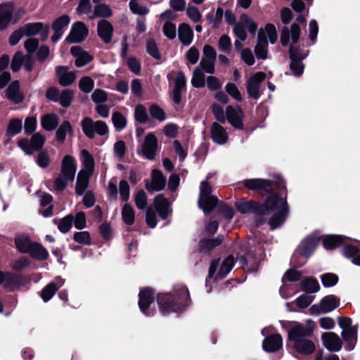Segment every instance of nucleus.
I'll use <instances>...</instances> for the list:
<instances>
[{
  "instance_id": "nucleus-1",
  "label": "nucleus",
  "mask_w": 360,
  "mask_h": 360,
  "mask_svg": "<svg viewBox=\"0 0 360 360\" xmlns=\"http://www.w3.org/2000/svg\"><path fill=\"white\" fill-rule=\"evenodd\" d=\"M236 208L243 214L254 212L260 215L272 214L269 223L273 228L281 224L288 213L285 195L283 198L272 195L262 205L252 201L241 202L236 205Z\"/></svg>"
},
{
  "instance_id": "nucleus-2",
  "label": "nucleus",
  "mask_w": 360,
  "mask_h": 360,
  "mask_svg": "<svg viewBox=\"0 0 360 360\" xmlns=\"http://www.w3.org/2000/svg\"><path fill=\"white\" fill-rule=\"evenodd\" d=\"M188 291L184 287L175 290L172 294H161L158 298L160 311L166 314L170 311H182L188 302Z\"/></svg>"
},
{
  "instance_id": "nucleus-3",
  "label": "nucleus",
  "mask_w": 360,
  "mask_h": 360,
  "mask_svg": "<svg viewBox=\"0 0 360 360\" xmlns=\"http://www.w3.org/2000/svg\"><path fill=\"white\" fill-rule=\"evenodd\" d=\"M311 330H306L300 323H296L288 332V338L294 342L295 350L302 354H309L314 352L315 345L309 339L306 338Z\"/></svg>"
},
{
  "instance_id": "nucleus-4",
  "label": "nucleus",
  "mask_w": 360,
  "mask_h": 360,
  "mask_svg": "<svg viewBox=\"0 0 360 360\" xmlns=\"http://www.w3.org/2000/svg\"><path fill=\"white\" fill-rule=\"evenodd\" d=\"M212 188L207 181L201 183L200 195L198 198V206L205 214L210 213L217 205V198L211 195Z\"/></svg>"
},
{
  "instance_id": "nucleus-5",
  "label": "nucleus",
  "mask_w": 360,
  "mask_h": 360,
  "mask_svg": "<svg viewBox=\"0 0 360 360\" xmlns=\"http://www.w3.org/2000/svg\"><path fill=\"white\" fill-rule=\"evenodd\" d=\"M81 123L84 134L89 139H94L96 133L103 136L108 132V126L103 121L94 122L91 117H85Z\"/></svg>"
},
{
  "instance_id": "nucleus-6",
  "label": "nucleus",
  "mask_w": 360,
  "mask_h": 360,
  "mask_svg": "<svg viewBox=\"0 0 360 360\" xmlns=\"http://www.w3.org/2000/svg\"><path fill=\"white\" fill-rule=\"evenodd\" d=\"M172 74L175 75V79L174 86L170 91V97L174 103L179 104L181 101V94L186 90V79L183 72L178 71L168 74L167 77L169 80Z\"/></svg>"
},
{
  "instance_id": "nucleus-7",
  "label": "nucleus",
  "mask_w": 360,
  "mask_h": 360,
  "mask_svg": "<svg viewBox=\"0 0 360 360\" xmlns=\"http://www.w3.org/2000/svg\"><path fill=\"white\" fill-rule=\"evenodd\" d=\"M340 304V300L335 295H330L324 297L318 304H314L309 308L311 315H319L333 311Z\"/></svg>"
},
{
  "instance_id": "nucleus-8",
  "label": "nucleus",
  "mask_w": 360,
  "mask_h": 360,
  "mask_svg": "<svg viewBox=\"0 0 360 360\" xmlns=\"http://www.w3.org/2000/svg\"><path fill=\"white\" fill-rule=\"evenodd\" d=\"M202 54L203 55L198 67L207 73H214V65L217 58L216 51L210 45H205L203 47Z\"/></svg>"
},
{
  "instance_id": "nucleus-9",
  "label": "nucleus",
  "mask_w": 360,
  "mask_h": 360,
  "mask_svg": "<svg viewBox=\"0 0 360 360\" xmlns=\"http://www.w3.org/2000/svg\"><path fill=\"white\" fill-rule=\"evenodd\" d=\"M265 74L257 72L252 74L247 79V91L249 96L254 98H258L260 96V85L265 79Z\"/></svg>"
},
{
  "instance_id": "nucleus-10",
  "label": "nucleus",
  "mask_w": 360,
  "mask_h": 360,
  "mask_svg": "<svg viewBox=\"0 0 360 360\" xmlns=\"http://www.w3.org/2000/svg\"><path fill=\"white\" fill-rule=\"evenodd\" d=\"M89 30L82 22H77L72 25L70 32L66 40L70 43H79L88 35Z\"/></svg>"
},
{
  "instance_id": "nucleus-11",
  "label": "nucleus",
  "mask_w": 360,
  "mask_h": 360,
  "mask_svg": "<svg viewBox=\"0 0 360 360\" xmlns=\"http://www.w3.org/2000/svg\"><path fill=\"white\" fill-rule=\"evenodd\" d=\"M243 112L239 106L233 107L228 105L226 108V118L235 128L243 129Z\"/></svg>"
},
{
  "instance_id": "nucleus-12",
  "label": "nucleus",
  "mask_w": 360,
  "mask_h": 360,
  "mask_svg": "<svg viewBox=\"0 0 360 360\" xmlns=\"http://www.w3.org/2000/svg\"><path fill=\"white\" fill-rule=\"evenodd\" d=\"M301 32L300 27L297 23H292L289 30L288 27L283 28L281 33V42L283 46H288L291 37L292 43L295 44L298 41Z\"/></svg>"
},
{
  "instance_id": "nucleus-13",
  "label": "nucleus",
  "mask_w": 360,
  "mask_h": 360,
  "mask_svg": "<svg viewBox=\"0 0 360 360\" xmlns=\"http://www.w3.org/2000/svg\"><path fill=\"white\" fill-rule=\"evenodd\" d=\"M158 149V140L153 134H148L144 139L142 143V153L143 155L152 160L155 158Z\"/></svg>"
},
{
  "instance_id": "nucleus-14",
  "label": "nucleus",
  "mask_w": 360,
  "mask_h": 360,
  "mask_svg": "<svg viewBox=\"0 0 360 360\" xmlns=\"http://www.w3.org/2000/svg\"><path fill=\"white\" fill-rule=\"evenodd\" d=\"M166 184V179L160 170L153 169L151 173V182L146 184V188L149 192L162 190Z\"/></svg>"
},
{
  "instance_id": "nucleus-15",
  "label": "nucleus",
  "mask_w": 360,
  "mask_h": 360,
  "mask_svg": "<svg viewBox=\"0 0 360 360\" xmlns=\"http://www.w3.org/2000/svg\"><path fill=\"white\" fill-rule=\"evenodd\" d=\"M76 169L77 164L75 159L71 155H65L61 162L60 174L70 179H75Z\"/></svg>"
},
{
  "instance_id": "nucleus-16",
  "label": "nucleus",
  "mask_w": 360,
  "mask_h": 360,
  "mask_svg": "<svg viewBox=\"0 0 360 360\" xmlns=\"http://www.w3.org/2000/svg\"><path fill=\"white\" fill-rule=\"evenodd\" d=\"M324 347L330 352H338L341 349L342 343L339 336L335 333H324L322 336Z\"/></svg>"
},
{
  "instance_id": "nucleus-17",
  "label": "nucleus",
  "mask_w": 360,
  "mask_h": 360,
  "mask_svg": "<svg viewBox=\"0 0 360 360\" xmlns=\"http://www.w3.org/2000/svg\"><path fill=\"white\" fill-rule=\"evenodd\" d=\"M297 51L293 46H290L289 50L290 58L291 59L290 70L296 76H300L304 70V65L301 60L306 58L307 54H303L300 56H297Z\"/></svg>"
},
{
  "instance_id": "nucleus-18",
  "label": "nucleus",
  "mask_w": 360,
  "mask_h": 360,
  "mask_svg": "<svg viewBox=\"0 0 360 360\" xmlns=\"http://www.w3.org/2000/svg\"><path fill=\"white\" fill-rule=\"evenodd\" d=\"M153 204L160 217L163 219H167V217L171 214L172 210L169 207V203L163 195L160 194L156 196L154 199Z\"/></svg>"
},
{
  "instance_id": "nucleus-19",
  "label": "nucleus",
  "mask_w": 360,
  "mask_h": 360,
  "mask_svg": "<svg viewBox=\"0 0 360 360\" xmlns=\"http://www.w3.org/2000/svg\"><path fill=\"white\" fill-rule=\"evenodd\" d=\"M13 4L5 3L0 5V30L7 27L12 18Z\"/></svg>"
},
{
  "instance_id": "nucleus-20",
  "label": "nucleus",
  "mask_w": 360,
  "mask_h": 360,
  "mask_svg": "<svg viewBox=\"0 0 360 360\" xmlns=\"http://www.w3.org/2000/svg\"><path fill=\"white\" fill-rule=\"evenodd\" d=\"M243 184L252 190L269 192L273 189V186L269 181L261 179H248L244 181Z\"/></svg>"
},
{
  "instance_id": "nucleus-21",
  "label": "nucleus",
  "mask_w": 360,
  "mask_h": 360,
  "mask_svg": "<svg viewBox=\"0 0 360 360\" xmlns=\"http://www.w3.org/2000/svg\"><path fill=\"white\" fill-rule=\"evenodd\" d=\"M212 140L220 145L225 144L228 141V134L225 129L217 122H214L211 127Z\"/></svg>"
},
{
  "instance_id": "nucleus-22",
  "label": "nucleus",
  "mask_w": 360,
  "mask_h": 360,
  "mask_svg": "<svg viewBox=\"0 0 360 360\" xmlns=\"http://www.w3.org/2000/svg\"><path fill=\"white\" fill-rule=\"evenodd\" d=\"M71 53L75 58V65L77 67H82L93 59V56L88 52L82 50L79 46H72L71 48Z\"/></svg>"
},
{
  "instance_id": "nucleus-23",
  "label": "nucleus",
  "mask_w": 360,
  "mask_h": 360,
  "mask_svg": "<svg viewBox=\"0 0 360 360\" xmlns=\"http://www.w3.org/2000/svg\"><path fill=\"white\" fill-rule=\"evenodd\" d=\"M65 283V281L61 278H56L54 282H51L43 288L41 290V296L44 302H48L54 295L56 292Z\"/></svg>"
},
{
  "instance_id": "nucleus-24",
  "label": "nucleus",
  "mask_w": 360,
  "mask_h": 360,
  "mask_svg": "<svg viewBox=\"0 0 360 360\" xmlns=\"http://www.w3.org/2000/svg\"><path fill=\"white\" fill-rule=\"evenodd\" d=\"M283 340L280 335H271L263 340V349L269 352H274L281 348Z\"/></svg>"
},
{
  "instance_id": "nucleus-25",
  "label": "nucleus",
  "mask_w": 360,
  "mask_h": 360,
  "mask_svg": "<svg viewBox=\"0 0 360 360\" xmlns=\"http://www.w3.org/2000/svg\"><path fill=\"white\" fill-rule=\"evenodd\" d=\"M56 73L59 79V83L64 86L71 84L76 78L75 73L69 71L68 68L65 66L57 67Z\"/></svg>"
},
{
  "instance_id": "nucleus-26",
  "label": "nucleus",
  "mask_w": 360,
  "mask_h": 360,
  "mask_svg": "<svg viewBox=\"0 0 360 360\" xmlns=\"http://www.w3.org/2000/svg\"><path fill=\"white\" fill-rule=\"evenodd\" d=\"M178 36L181 43L185 46L190 45L193 39V32L191 26L181 23L178 30Z\"/></svg>"
},
{
  "instance_id": "nucleus-27",
  "label": "nucleus",
  "mask_w": 360,
  "mask_h": 360,
  "mask_svg": "<svg viewBox=\"0 0 360 360\" xmlns=\"http://www.w3.org/2000/svg\"><path fill=\"white\" fill-rule=\"evenodd\" d=\"M255 53L259 59H266L268 57V42L263 33H258L257 43L255 47Z\"/></svg>"
},
{
  "instance_id": "nucleus-28",
  "label": "nucleus",
  "mask_w": 360,
  "mask_h": 360,
  "mask_svg": "<svg viewBox=\"0 0 360 360\" xmlns=\"http://www.w3.org/2000/svg\"><path fill=\"white\" fill-rule=\"evenodd\" d=\"M81 158L83 169L79 172L92 175L94 170V160L92 155L85 149L81 151Z\"/></svg>"
},
{
  "instance_id": "nucleus-29",
  "label": "nucleus",
  "mask_w": 360,
  "mask_h": 360,
  "mask_svg": "<svg viewBox=\"0 0 360 360\" xmlns=\"http://www.w3.org/2000/svg\"><path fill=\"white\" fill-rule=\"evenodd\" d=\"M7 97L15 103H20L24 98L23 94L20 90L19 82H13L6 90Z\"/></svg>"
},
{
  "instance_id": "nucleus-30",
  "label": "nucleus",
  "mask_w": 360,
  "mask_h": 360,
  "mask_svg": "<svg viewBox=\"0 0 360 360\" xmlns=\"http://www.w3.org/2000/svg\"><path fill=\"white\" fill-rule=\"evenodd\" d=\"M341 335L345 341L348 342L346 349L349 351L352 350L357 340V327L355 326L342 330Z\"/></svg>"
},
{
  "instance_id": "nucleus-31",
  "label": "nucleus",
  "mask_w": 360,
  "mask_h": 360,
  "mask_svg": "<svg viewBox=\"0 0 360 360\" xmlns=\"http://www.w3.org/2000/svg\"><path fill=\"white\" fill-rule=\"evenodd\" d=\"M113 28L112 25L107 20H101L98 23V33L99 37L105 42L110 41Z\"/></svg>"
},
{
  "instance_id": "nucleus-32",
  "label": "nucleus",
  "mask_w": 360,
  "mask_h": 360,
  "mask_svg": "<svg viewBox=\"0 0 360 360\" xmlns=\"http://www.w3.org/2000/svg\"><path fill=\"white\" fill-rule=\"evenodd\" d=\"M153 301V292L150 290L146 289L139 292V305L141 311L146 314H149L146 310Z\"/></svg>"
},
{
  "instance_id": "nucleus-33",
  "label": "nucleus",
  "mask_w": 360,
  "mask_h": 360,
  "mask_svg": "<svg viewBox=\"0 0 360 360\" xmlns=\"http://www.w3.org/2000/svg\"><path fill=\"white\" fill-rule=\"evenodd\" d=\"M72 127L69 121H64L56 132V139L60 143H64L66 136H72Z\"/></svg>"
},
{
  "instance_id": "nucleus-34",
  "label": "nucleus",
  "mask_w": 360,
  "mask_h": 360,
  "mask_svg": "<svg viewBox=\"0 0 360 360\" xmlns=\"http://www.w3.org/2000/svg\"><path fill=\"white\" fill-rule=\"evenodd\" d=\"M59 122V119L54 114H46L41 117V124L43 129L51 131L56 128Z\"/></svg>"
},
{
  "instance_id": "nucleus-35",
  "label": "nucleus",
  "mask_w": 360,
  "mask_h": 360,
  "mask_svg": "<svg viewBox=\"0 0 360 360\" xmlns=\"http://www.w3.org/2000/svg\"><path fill=\"white\" fill-rule=\"evenodd\" d=\"M91 175L79 172L77 179L75 192L77 195H82L89 185V178Z\"/></svg>"
},
{
  "instance_id": "nucleus-36",
  "label": "nucleus",
  "mask_w": 360,
  "mask_h": 360,
  "mask_svg": "<svg viewBox=\"0 0 360 360\" xmlns=\"http://www.w3.org/2000/svg\"><path fill=\"white\" fill-rule=\"evenodd\" d=\"M317 245L315 238H308L303 240L299 246V250L303 255L307 256Z\"/></svg>"
},
{
  "instance_id": "nucleus-37",
  "label": "nucleus",
  "mask_w": 360,
  "mask_h": 360,
  "mask_svg": "<svg viewBox=\"0 0 360 360\" xmlns=\"http://www.w3.org/2000/svg\"><path fill=\"white\" fill-rule=\"evenodd\" d=\"M343 237L341 236L330 235L323 238V245L327 250H331L339 246L343 243Z\"/></svg>"
},
{
  "instance_id": "nucleus-38",
  "label": "nucleus",
  "mask_w": 360,
  "mask_h": 360,
  "mask_svg": "<svg viewBox=\"0 0 360 360\" xmlns=\"http://www.w3.org/2000/svg\"><path fill=\"white\" fill-rule=\"evenodd\" d=\"M17 249L23 253H29L33 243L27 237L18 236L15 240Z\"/></svg>"
},
{
  "instance_id": "nucleus-39",
  "label": "nucleus",
  "mask_w": 360,
  "mask_h": 360,
  "mask_svg": "<svg viewBox=\"0 0 360 360\" xmlns=\"http://www.w3.org/2000/svg\"><path fill=\"white\" fill-rule=\"evenodd\" d=\"M259 33H263L265 39L268 38L271 44H274L277 41V31L273 24H266L264 29L259 30Z\"/></svg>"
},
{
  "instance_id": "nucleus-40",
  "label": "nucleus",
  "mask_w": 360,
  "mask_h": 360,
  "mask_svg": "<svg viewBox=\"0 0 360 360\" xmlns=\"http://www.w3.org/2000/svg\"><path fill=\"white\" fill-rule=\"evenodd\" d=\"M29 253L37 259H46L49 256L48 251L39 243H33Z\"/></svg>"
},
{
  "instance_id": "nucleus-41",
  "label": "nucleus",
  "mask_w": 360,
  "mask_h": 360,
  "mask_svg": "<svg viewBox=\"0 0 360 360\" xmlns=\"http://www.w3.org/2000/svg\"><path fill=\"white\" fill-rule=\"evenodd\" d=\"M202 70L200 68L197 67L193 72L191 84L195 88H201L205 85V75Z\"/></svg>"
},
{
  "instance_id": "nucleus-42",
  "label": "nucleus",
  "mask_w": 360,
  "mask_h": 360,
  "mask_svg": "<svg viewBox=\"0 0 360 360\" xmlns=\"http://www.w3.org/2000/svg\"><path fill=\"white\" fill-rule=\"evenodd\" d=\"M302 289L307 293H314L319 290L320 285L317 280L310 278L301 283Z\"/></svg>"
},
{
  "instance_id": "nucleus-43",
  "label": "nucleus",
  "mask_w": 360,
  "mask_h": 360,
  "mask_svg": "<svg viewBox=\"0 0 360 360\" xmlns=\"http://www.w3.org/2000/svg\"><path fill=\"white\" fill-rule=\"evenodd\" d=\"M22 129V120L18 118L11 119L8 124L6 133L10 136H15Z\"/></svg>"
},
{
  "instance_id": "nucleus-44",
  "label": "nucleus",
  "mask_w": 360,
  "mask_h": 360,
  "mask_svg": "<svg viewBox=\"0 0 360 360\" xmlns=\"http://www.w3.org/2000/svg\"><path fill=\"white\" fill-rule=\"evenodd\" d=\"M73 180L74 179H70L59 173L54 179L53 190L57 192H60L67 187L69 182H72Z\"/></svg>"
},
{
  "instance_id": "nucleus-45",
  "label": "nucleus",
  "mask_w": 360,
  "mask_h": 360,
  "mask_svg": "<svg viewBox=\"0 0 360 360\" xmlns=\"http://www.w3.org/2000/svg\"><path fill=\"white\" fill-rule=\"evenodd\" d=\"M122 217L124 222L131 225L134 221V211L131 206L125 204L122 210Z\"/></svg>"
},
{
  "instance_id": "nucleus-46",
  "label": "nucleus",
  "mask_w": 360,
  "mask_h": 360,
  "mask_svg": "<svg viewBox=\"0 0 360 360\" xmlns=\"http://www.w3.org/2000/svg\"><path fill=\"white\" fill-rule=\"evenodd\" d=\"M94 17L108 18L112 15L110 8L105 4H98L94 11Z\"/></svg>"
},
{
  "instance_id": "nucleus-47",
  "label": "nucleus",
  "mask_w": 360,
  "mask_h": 360,
  "mask_svg": "<svg viewBox=\"0 0 360 360\" xmlns=\"http://www.w3.org/2000/svg\"><path fill=\"white\" fill-rule=\"evenodd\" d=\"M234 259L232 256H229L222 263L217 277L222 278L229 274L233 266Z\"/></svg>"
},
{
  "instance_id": "nucleus-48",
  "label": "nucleus",
  "mask_w": 360,
  "mask_h": 360,
  "mask_svg": "<svg viewBox=\"0 0 360 360\" xmlns=\"http://www.w3.org/2000/svg\"><path fill=\"white\" fill-rule=\"evenodd\" d=\"M70 18L67 15H63L57 18L52 25V28L54 32H63V30L70 23Z\"/></svg>"
},
{
  "instance_id": "nucleus-49",
  "label": "nucleus",
  "mask_w": 360,
  "mask_h": 360,
  "mask_svg": "<svg viewBox=\"0 0 360 360\" xmlns=\"http://www.w3.org/2000/svg\"><path fill=\"white\" fill-rule=\"evenodd\" d=\"M15 283V277L10 274H4L0 271V284L4 283V288L8 290L14 289L13 285Z\"/></svg>"
},
{
  "instance_id": "nucleus-50",
  "label": "nucleus",
  "mask_w": 360,
  "mask_h": 360,
  "mask_svg": "<svg viewBox=\"0 0 360 360\" xmlns=\"http://www.w3.org/2000/svg\"><path fill=\"white\" fill-rule=\"evenodd\" d=\"M129 8L133 13L144 15L148 13V8L139 4L137 0H131L129 2Z\"/></svg>"
},
{
  "instance_id": "nucleus-51",
  "label": "nucleus",
  "mask_w": 360,
  "mask_h": 360,
  "mask_svg": "<svg viewBox=\"0 0 360 360\" xmlns=\"http://www.w3.org/2000/svg\"><path fill=\"white\" fill-rule=\"evenodd\" d=\"M134 201L139 210H144L147 205V195L143 190L138 191L134 195Z\"/></svg>"
},
{
  "instance_id": "nucleus-52",
  "label": "nucleus",
  "mask_w": 360,
  "mask_h": 360,
  "mask_svg": "<svg viewBox=\"0 0 360 360\" xmlns=\"http://www.w3.org/2000/svg\"><path fill=\"white\" fill-rule=\"evenodd\" d=\"M45 136L40 133L37 132L34 134L30 139L32 148L34 150L41 149L45 143Z\"/></svg>"
},
{
  "instance_id": "nucleus-53",
  "label": "nucleus",
  "mask_w": 360,
  "mask_h": 360,
  "mask_svg": "<svg viewBox=\"0 0 360 360\" xmlns=\"http://www.w3.org/2000/svg\"><path fill=\"white\" fill-rule=\"evenodd\" d=\"M223 13V9L218 8L214 15L212 13H208L206 18L209 20L210 23L212 25V27L216 28L219 26L222 20Z\"/></svg>"
},
{
  "instance_id": "nucleus-54",
  "label": "nucleus",
  "mask_w": 360,
  "mask_h": 360,
  "mask_svg": "<svg viewBox=\"0 0 360 360\" xmlns=\"http://www.w3.org/2000/svg\"><path fill=\"white\" fill-rule=\"evenodd\" d=\"M112 121L117 130H122L127 124L125 117L120 112H114L112 115Z\"/></svg>"
},
{
  "instance_id": "nucleus-55",
  "label": "nucleus",
  "mask_w": 360,
  "mask_h": 360,
  "mask_svg": "<svg viewBox=\"0 0 360 360\" xmlns=\"http://www.w3.org/2000/svg\"><path fill=\"white\" fill-rule=\"evenodd\" d=\"M43 25L40 22L28 24L22 27L24 35H35L41 30Z\"/></svg>"
},
{
  "instance_id": "nucleus-56",
  "label": "nucleus",
  "mask_w": 360,
  "mask_h": 360,
  "mask_svg": "<svg viewBox=\"0 0 360 360\" xmlns=\"http://www.w3.org/2000/svg\"><path fill=\"white\" fill-rule=\"evenodd\" d=\"M73 218L71 215H67L59 220L58 228L62 233H67L72 226Z\"/></svg>"
},
{
  "instance_id": "nucleus-57",
  "label": "nucleus",
  "mask_w": 360,
  "mask_h": 360,
  "mask_svg": "<svg viewBox=\"0 0 360 360\" xmlns=\"http://www.w3.org/2000/svg\"><path fill=\"white\" fill-rule=\"evenodd\" d=\"M218 49L219 51L229 53L231 48V41L229 36L226 34L222 35L218 41Z\"/></svg>"
},
{
  "instance_id": "nucleus-58",
  "label": "nucleus",
  "mask_w": 360,
  "mask_h": 360,
  "mask_svg": "<svg viewBox=\"0 0 360 360\" xmlns=\"http://www.w3.org/2000/svg\"><path fill=\"white\" fill-rule=\"evenodd\" d=\"M37 163L41 168H46L51 163V158L46 150H41L39 153L37 158Z\"/></svg>"
},
{
  "instance_id": "nucleus-59",
  "label": "nucleus",
  "mask_w": 360,
  "mask_h": 360,
  "mask_svg": "<svg viewBox=\"0 0 360 360\" xmlns=\"http://www.w3.org/2000/svg\"><path fill=\"white\" fill-rule=\"evenodd\" d=\"M135 119L141 123H145L148 120V114L146 108L142 105H137L134 111Z\"/></svg>"
},
{
  "instance_id": "nucleus-60",
  "label": "nucleus",
  "mask_w": 360,
  "mask_h": 360,
  "mask_svg": "<svg viewBox=\"0 0 360 360\" xmlns=\"http://www.w3.org/2000/svg\"><path fill=\"white\" fill-rule=\"evenodd\" d=\"M186 14L188 17L194 22H198L201 20L202 15L198 8L194 6H188L186 8Z\"/></svg>"
},
{
  "instance_id": "nucleus-61",
  "label": "nucleus",
  "mask_w": 360,
  "mask_h": 360,
  "mask_svg": "<svg viewBox=\"0 0 360 360\" xmlns=\"http://www.w3.org/2000/svg\"><path fill=\"white\" fill-rule=\"evenodd\" d=\"M150 114L155 120L162 122L166 118V115L163 109L157 105H152L150 108Z\"/></svg>"
},
{
  "instance_id": "nucleus-62",
  "label": "nucleus",
  "mask_w": 360,
  "mask_h": 360,
  "mask_svg": "<svg viewBox=\"0 0 360 360\" xmlns=\"http://www.w3.org/2000/svg\"><path fill=\"white\" fill-rule=\"evenodd\" d=\"M321 281L325 287L329 288L338 283V277L336 274L328 273L321 276Z\"/></svg>"
},
{
  "instance_id": "nucleus-63",
  "label": "nucleus",
  "mask_w": 360,
  "mask_h": 360,
  "mask_svg": "<svg viewBox=\"0 0 360 360\" xmlns=\"http://www.w3.org/2000/svg\"><path fill=\"white\" fill-rule=\"evenodd\" d=\"M302 276L300 271L295 269H291L287 271L283 276V282L290 281L295 282L298 281Z\"/></svg>"
},
{
  "instance_id": "nucleus-64",
  "label": "nucleus",
  "mask_w": 360,
  "mask_h": 360,
  "mask_svg": "<svg viewBox=\"0 0 360 360\" xmlns=\"http://www.w3.org/2000/svg\"><path fill=\"white\" fill-rule=\"evenodd\" d=\"M73 98V92L70 90H64L60 94L58 102L64 106L68 107L70 105Z\"/></svg>"
}]
</instances>
